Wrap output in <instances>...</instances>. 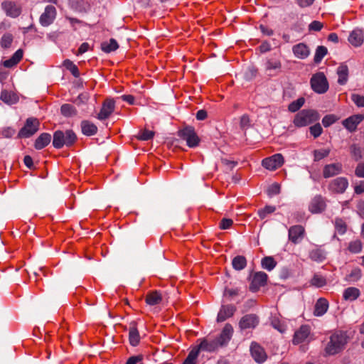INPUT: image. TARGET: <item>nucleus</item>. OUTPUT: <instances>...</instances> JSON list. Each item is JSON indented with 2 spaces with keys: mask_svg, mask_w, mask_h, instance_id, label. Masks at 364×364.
Returning <instances> with one entry per match:
<instances>
[{
  "mask_svg": "<svg viewBox=\"0 0 364 364\" xmlns=\"http://www.w3.org/2000/svg\"><path fill=\"white\" fill-rule=\"evenodd\" d=\"M305 233L304 228L301 225H293L289 229V240L296 244L301 240Z\"/></svg>",
  "mask_w": 364,
  "mask_h": 364,
  "instance_id": "a211bd4d",
  "label": "nucleus"
},
{
  "mask_svg": "<svg viewBox=\"0 0 364 364\" xmlns=\"http://www.w3.org/2000/svg\"><path fill=\"white\" fill-rule=\"evenodd\" d=\"M350 152H351L352 155L355 157V159L356 161L361 159V157H362L361 150H360V147H358L357 145L353 144L350 146Z\"/></svg>",
  "mask_w": 364,
  "mask_h": 364,
  "instance_id": "13d9d810",
  "label": "nucleus"
},
{
  "mask_svg": "<svg viewBox=\"0 0 364 364\" xmlns=\"http://www.w3.org/2000/svg\"><path fill=\"white\" fill-rule=\"evenodd\" d=\"M0 99L4 103L10 105L16 104L19 100L18 95L16 93L13 92H9L6 90H1Z\"/></svg>",
  "mask_w": 364,
  "mask_h": 364,
  "instance_id": "c756f323",
  "label": "nucleus"
},
{
  "mask_svg": "<svg viewBox=\"0 0 364 364\" xmlns=\"http://www.w3.org/2000/svg\"><path fill=\"white\" fill-rule=\"evenodd\" d=\"M364 119L363 114H353L342 121L343 126L350 132L356 131L358 125Z\"/></svg>",
  "mask_w": 364,
  "mask_h": 364,
  "instance_id": "dca6fc26",
  "label": "nucleus"
},
{
  "mask_svg": "<svg viewBox=\"0 0 364 364\" xmlns=\"http://www.w3.org/2000/svg\"><path fill=\"white\" fill-rule=\"evenodd\" d=\"M284 164V158L282 154H276L262 160V166L270 171H274L281 167Z\"/></svg>",
  "mask_w": 364,
  "mask_h": 364,
  "instance_id": "9b49d317",
  "label": "nucleus"
},
{
  "mask_svg": "<svg viewBox=\"0 0 364 364\" xmlns=\"http://www.w3.org/2000/svg\"><path fill=\"white\" fill-rule=\"evenodd\" d=\"M329 306L328 301L325 298H319L314 306V314L316 316H321L327 311Z\"/></svg>",
  "mask_w": 364,
  "mask_h": 364,
  "instance_id": "b1692460",
  "label": "nucleus"
},
{
  "mask_svg": "<svg viewBox=\"0 0 364 364\" xmlns=\"http://www.w3.org/2000/svg\"><path fill=\"white\" fill-rule=\"evenodd\" d=\"M311 284L316 287H323L326 284V279L322 275L315 274L311 279Z\"/></svg>",
  "mask_w": 364,
  "mask_h": 364,
  "instance_id": "a18cd8bd",
  "label": "nucleus"
},
{
  "mask_svg": "<svg viewBox=\"0 0 364 364\" xmlns=\"http://www.w3.org/2000/svg\"><path fill=\"white\" fill-rule=\"evenodd\" d=\"M143 359V356L141 355L132 356L128 358L125 364H137L141 362Z\"/></svg>",
  "mask_w": 364,
  "mask_h": 364,
  "instance_id": "0e129e2a",
  "label": "nucleus"
},
{
  "mask_svg": "<svg viewBox=\"0 0 364 364\" xmlns=\"http://www.w3.org/2000/svg\"><path fill=\"white\" fill-rule=\"evenodd\" d=\"M236 311V307L232 304L223 305L218 314L217 321L223 322L232 317Z\"/></svg>",
  "mask_w": 364,
  "mask_h": 364,
  "instance_id": "aec40b11",
  "label": "nucleus"
},
{
  "mask_svg": "<svg viewBox=\"0 0 364 364\" xmlns=\"http://www.w3.org/2000/svg\"><path fill=\"white\" fill-rule=\"evenodd\" d=\"M311 333V328L308 325H302L294 334L292 343L298 345L306 341Z\"/></svg>",
  "mask_w": 364,
  "mask_h": 364,
  "instance_id": "f8f14e48",
  "label": "nucleus"
},
{
  "mask_svg": "<svg viewBox=\"0 0 364 364\" xmlns=\"http://www.w3.org/2000/svg\"><path fill=\"white\" fill-rule=\"evenodd\" d=\"M178 136L186 141L189 147H196L199 144L200 139L192 127H186L178 132Z\"/></svg>",
  "mask_w": 364,
  "mask_h": 364,
  "instance_id": "423d86ee",
  "label": "nucleus"
},
{
  "mask_svg": "<svg viewBox=\"0 0 364 364\" xmlns=\"http://www.w3.org/2000/svg\"><path fill=\"white\" fill-rule=\"evenodd\" d=\"M310 134L314 137H318L323 132V129L319 123H316V124L310 127L309 128Z\"/></svg>",
  "mask_w": 364,
  "mask_h": 364,
  "instance_id": "5fc2aeb1",
  "label": "nucleus"
},
{
  "mask_svg": "<svg viewBox=\"0 0 364 364\" xmlns=\"http://www.w3.org/2000/svg\"><path fill=\"white\" fill-rule=\"evenodd\" d=\"M14 134L15 129L11 127L6 128L2 131L3 136L7 138L13 136Z\"/></svg>",
  "mask_w": 364,
  "mask_h": 364,
  "instance_id": "774afa93",
  "label": "nucleus"
},
{
  "mask_svg": "<svg viewBox=\"0 0 364 364\" xmlns=\"http://www.w3.org/2000/svg\"><path fill=\"white\" fill-rule=\"evenodd\" d=\"M360 290L356 287H348L343 294V299L346 301H354L360 296Z\"/></svg>",
  "mask_w": 364,
  "mask_h": 364,
  "instance_id": "473e14b6",
  "label": "nucleus"
},
{
  "mask_svg": "<svg viewBox=\"0 0 364 364\" xmlns=\"http://www.w3.org/2000/svg\"><path fill=\"white\" fill-rule=\"evenodd\" d=\"M335 228L336 231L341 235L344 234L346 231V224L342 219L340 218L336 219Z\"/></svg>",
  "mask_w": 364,
  "mask_h": 364,
  "instance_id": "603ef678",
  "label": "nucleus"
},
{
  "mask_svg": "<svg viewBox=\"0 0 364 364\" xmlns=\"http://www.w3.org/2000/svg\"><path fill=\"white\" fill-rule=\"evenodd\" d=\"M309 257L314 262H322L326 259V253L322 249L316 247L309 252Z\"/></svg>",
  "mask_w": 364,
  "mask_h": 364,
  "instance_id": "72a5a7b5",
  "label": "nucleus"
},
{
  "mask_svg": "<svg viewBox=\"0 0 364 364\" xmlns=\"http://www.w3.org/2000/svg\"><path fill=\"white\" fill-rule=\"evenodd\" d=\"M348 342L346 334L342 331H336L333 333L327 342L324 353L327 355H333L341 352Z\"/></svg>",
  "mask_w": 364,
  "mask_h": 364,
  "instance_id": "f257e3e1",
  "label": "nucleus"
},
{
  "mask_svg": "<svg viewBox=\"0 0 364 364\" xmlns=\"http://www.w3.org/2000/svg\"><path fill=\"white\" fill-rule=\"evenodd\" d=\"M364 41L363 33L361 30L355 29L353 30L349 35L348 41L349 43L355 46H360Z\"/></svg>",
  "mask_w": 364,
  "mask_h": 364,
  "instance_id": "a878e982",
  "label": "nucleus"
},
{
  "mask_svg": "<svg viewBox=\"0 0 364 364\" xmlns=\"http://www.w3.org/2000/svg\"><path fill=\"white\" fill-rule=\"evenodd\" d=\"M250 353L253 359L258 363H264L267 358L264 349L256 342L251 343Z\"/></svg>",
  "mask_w": 364,
  "mask_h": 364,
  "instance_id": "4468645a",
  "label": "nucleus"
},
{
  "mask_svg": "<svg viewBox=\"0 0 364 364\" xmlns=\"http://www.w3.org/2000/svg\"><path fill=\"white\" fill-rule=\"evenodd\" d=\"M352 101L359 107H364V96L358 94L351 95Z\"/></svg>",
  "mask_w": 364,
  "mask_h": 364,
  "instance_id": "4d7b16f0",
  "label": "nucleus"
},
{
  "mask_svg": "<svg viewBox=\"0 0 364 364\" xmlns=\"http://www.w3.org/2000/svg\"><path fill=\"white\" fill-rule=\"evenodd\" d=\"M233 333V328L231 324L226 323L220 334V336L216 338L220 346H226L230 339L232 338Z\"/></svg>",
  "mask_w": 364,
  "mask_h": 364,
  "instance_id": "6ab92c4d",
  "label": "nucleus"
},
{
  "mask_svg": "<svg viewBox=\"0 0 364 364\" xmlns=\"http://www.w3.org/2000/svg\"><path fill=\"white\" fill-rule=\"evenodd\" d=\"M309 210L312 213H319L326 208V202L321 196H316L309 205Z\"/></svg>",
  "mask_w": 364,
  "mask_h": 364,
  "instance_id": "412c9836",
  "label": "nucleus"
},
{
  "mask_svg": "<svg viewBox=\"0 0 364 364\" xmlns=\"http://www.w3.org/2000/svg\"><path fill=\"white\" fill-rule=\"evenodd\" d=\"M323 26V25L321 22L318 21H314L309 24V31H320Z\"/></svg>",
  "mask_w": 364,
  "mask_h": 364,
  "instance_id": "052dcab7",
  "label": "nucleus"
},
{
  "mask_svg": "<svg viewBox=\"0 0 364 364\" xmlns=\"http://www.w3.org/2000/svg\"><path fill=\"white\" fill-rule=\"evenodd\" d=\"M362 277L361 269L358 267L353 268L351 272L346 275V280L351 282L358 281Z\"/></svg>",
  "mask_w": 364,
  "mask_h": 364,
  "instance_id": "ea45409f",
  "label": "nucleus"
},
{
  "mask_svg": "<svg viewBox=\"0 0 364 364\" xmlns=\"http://www.w3.org/2000/svg\"><path fill=\"white\" fill-rule=\"evenodd\" d=\"M76 140L77 136L73 130L68 129L65 132L58 130L53 134V145L56 149H60L63 146L73 145Z\"/></svg>",
  "mask_w": 364,
  "mask_h": 364,
  "instance_id": "7ed1b4c3",
  "label": "nucleus"
},
{
  "mask_svg": "<svg viewBox=\"0 0 364 364\" xmlns=\"http://www.w3.org/2000/svg\"><path fill=\"white\" fill-rule=\"evenodd\" d=\"M233 224L232 219L223 218L221 220L219 224V227L221 230L229 229Z\"/></svg>",
  "mask_w": 364,
  "mask_h": 364,
  "instance_id": "bf43d9fd",
  "label": "nucleus"
},
{
  "mask_svg": "<svg viewBox=\"0 0 364 364\" xmlns=\"http://www.w3.org/2000/svg\"><path fill=\"white\" fill-rule=\"evenodd\" d=\"M232 267L236 270H242L247 265V260L244 256H236L232 262Z\"/></svg>",
  "mask_w": 364,
  "mask_h": 364,
  "instance_id": "58836bf2",
  "label": "nucleus"
},
{
  "mask_svg": "<svg viewBox=\"0 0 364 364\" xmlns=\"http://www.w3.org/2000/svg\"><path fill=\"white\" fill-rule=\"evenodd\" d=\"M338 119L339 118L335 114H327L322 119V124L325 127H328Z\"/></svg>",
  "mask_w": 364,
  "mask_h": 364,
  "instance_id": "8fccbe9b",
  "label": "nucleus"
},
{
  "mask_svg": "<svg viewBox=\"0 0 364 364\" xmlns=\"http://www.w3.org/2000/svg\"><path fill=\"white\" fill-rule=\"evenodd\" d=\"M259 323V318L257 314H248L243 316L238 323L241 331L255 329Z\"/></svg>",
  "mask_w": 364,
  "mask_h": 364,
  "instance_id": "6e6552de",
  "label": "nucleus"
},
{
  "mask_svg": "<svg viewBox=\"0 0 364 364\" xmlns=\"http://www.w3.org/2000/svg\"><path fill=\"white\" fill-rule=\"evenodd\" d=\"M277 262L273 257L267 256L261 261L262 267L267 271H272L277 265Z\"/></svg>",
  "mask_w": 364,
  "mask_h": 364,
  "instance_id": "c9c22d12",
  "label": "nucleus"
},
{
  "mask_svg": "<svg viewBox=\"0 0 364 364\" xmlns=\"http://www.w3.org/2000/svg\"><path fill=\"white\" fill-rule=\"evenodd\" d=\"M271 324L274 328L277 329L280 333H284L286 331L287 328L285 324L281 321H279L278 318H273L271 322Z\"/></svg>",
  "mask_w": 364,
  "mask_h": 364,
  "instance_id": "864d4df0",
  "label": "nucleus"
},
{
  "mask_svg": "<svg viewBox=\"0 0 364 364\" xmlns=\"http://www.w3.org/2000/svg\"><path fill=\"white\" fill-rule=\"evenodd\" d=\"M312 90L318 94L326 93L329 87L328 82L323 73L318 72L314 74L310 80Z\"/></svg>",
  "mask_w": 364,
  "mask_h": 364,
  "instance_id": "20e7f679",
  "label": "nucleus"
},
{
  "mask_svg": "<svg viewBox=\"0 0 364 364\" xmlns=\"http://www.w3.org/2000/svg\"><path fill=\"white\" fill-rule=\"evenodd\" d=\"M51 141V136L48 133H42L36 139L34 147L37 150H41L48 146Z\"/></svg>",
  "mask_w": 364,
  "mask_h": 364,
  "instance_id": "c85d7f7f",
  "label": "nucleus"
},
{
  "mask_svg": "<svg viewBox=\"0 0 364 364\" xmlns=\"http://www.w3.org/2000/svg\"><path fill=\"white\" fill-rule=\"evenodd\" d=\"M163 296L160 291L154 290L149 291L145 297V301L147 305L156 306L161 303Z\"/></svg>",
  "mask_w": 364,
  "mask_h": 364,
  "instance_id": "5701e85b",
  "label": "nucleus"
},
{
  "mask_svg": "<svg viewBox=\"0 0 364 364\" xmlns=\"http://www.w3.org/2000/svg\"><path fill=\"white\" fill-rule=\"evenodd\" d=\"M259 50L261 53H266L271 50V46L267 41H264L259 46Z\"/></svg>",
  "mask_w": 364,
  "mask_h": 364,
  "instance_id": "338daca9",
  "label": "nucleus"
},
{
  "mask_svg": "<svg viewBox=\"0 0 364 364\" xmlns=\"http://www.w3.org/2000/svg\"><path fill=\"white\" fill-rule=\"evenodd\" d=\"M331 152L330 149H321L314 151V161H319L320 160L327 157Z\"/></svg>",
  "mask_w": 364,
  "mask_h": 364,
  "instance_id": "c03bdc74",
  "label": "nucleus"
},
{
  "mask_svg": "<svg viewBox=\"0 0 364 364\" xmlns=\"http://www.w3.org/2000/svg\"><path fill=\"white\" fill-rule=\"evenodd\" d=\"M348 249L351 253H359L362 250V243L360 240H355L351 241L348 245Z\"/></svg>",
  "mask_w": 364,
  "mask_h": 364,
  "instance_id": "de8ad7c7",
  "label": "nucleus"
},
{
  "mask_svg": "<svg viewBox=\"0 0 364 364\" xmlns=\"http://www.w3.org/2000/svg\"><path fill=\"white\" fill-rule=\"evenodd\" d=\"M327 48L325 47V46H318L316 50V53H315V55H314V62L316 63H320L322 59L323 58V57L327 54Z\"/></svg>",
  "mask_w": 364,
  "mask_h": 364,
  "instance_id": "49530a36",
  "label": "nucleus"
},
{
  "mask_svg": "<svg viewBox=\"0 0 364 364\" xmlns=\"http://www.w3.org/2000/svg\"><path fill=\"white\" fill-rule=\"evenodd\" d=\"M280 185L277 183H274L269 186L268 188V193L269 195H277L280 192Z\"/></svg>",
  "mask_w": 364,
  "mask_h": 364,
  "instance_id": "680f3d73",
  "label": "nucleus"
},
{
  "mask_svg": "<svg viewBox=\"0 0 364 364\" xmlns=\"http://www.w3.org/2000/svg\"><path fill=\"white\" fill-rule=\"evenodd\" d=\"M282 63L279 60H268L266 63V69L267 70H280Z\"/></svg>",
  "mask_w": 364,
  "mask_h": 364,
  "instance_id": "3c124183",
  "label": "nucleus"
},
{
  "mask_svg": "<svg viewBox=\"0 0 364 364\" xmlns=\"http://www.w3.org/2000/svg\"><path fill=\"white\" fill-rule=\"evenodd\" d=\"M220 345L218 341L215 339L203 338L200 340V344L198 348H200V350H204L208 352H213L216 350Z\"/></svg>",
  "mask_w": 364,
  "mask_h": 364,
  "instance_id": "4be33fe9",
  "label": "nucleus"
},
{
  "mask_svg": "<svg viewBox=\"0 0 364 364\" xmlns=\"http://www.w3.org/2000/svg\"><path fill=\"white\" fill-rule=\"evenodd\" d=\"M118 48L119 45L114 38H111L108 42H103L101 44L102 50L107 53L116 50Z\"/></svg>",
  "mask_w": 364,
  "mask_h": 364,
  "instance_id": "e433bc0d",
  "label": "nucleus"
},
{
  "mask_svg": "<svg viewBox=\"0 0 364 364\" xmlns=\"http://www.w3.org/2000/svg\"><path fill=\"white\" fill-rule=\"evenodd\" d=\"M129 340L132 346H136L140 341V336L136 328V323L134 321L130 323Z\"/></svg>",
  "mask_w": 364,
  "mask_h": 364,
  "instance_id": "cd10ccee",
  "label": "nucleus"
},
{
  "mask_svg": "<svg viewBox=\"0 0 364 364\" xmlns=\"http://www.w3.org/2000/svg\"><path fill=\"white\" fill-rule=\"evenodd\" d=\"M337 74L338 76V83L339 85H345L348 78V68L346 65L341 64L337 69Z\"/></svg>",
  "mask_w": 364,
  "mask_h": 364,
  "instance_id": "2f4dec72",
  "label": "nucleus"
},
{
  "mask_svg": "<svg viewBox=\"0 0 364 364\" xmlns=\"http://www.w3.org/2000/svg\"><path fill=\"white\" fill-rule=\"evenodd\" d=\"M275 210H276L275 206L266 205L263 208L259 209L257 211V214L261 220H264L269 215L273 213Z\"/></svg>",
  "mask_w": 364,
  "mask_h": 364,
  "instance_id": "37998d69",
  "label": "nucleus"
},
{
  "mask_svg": "<svg viewBox=\"0 0 364 364\" xmlns=\"http://www.w3.org/2000/svg\"><path fill=\"white\" fill-rule=\"evenodd\" d=\"M80 127L82 134L86 136L95 135L97 132V126L87 120H83L81 122Z\"/></svg>",
  "mask_w": 364,
  "mask_h": 364,
  "instance_id": "7c9ffc66",
  "label": "nucleus"
},
{
  "mask_svg": "<svg viewBox=\"0 0 364 364\" xmlns=\"http://www.w3.org/2000/svg\"><path fill=\"white\" fill-rule=\"evenodd\" d=\"M14 37L11 33H5L1 37L0 45L4 48H9L11 46Z\"/></svg>",
  "mask_w": 364,
  "mask_h": 364,
  "instance_id": "09e8293b",
  "label": "nucleus"
},
{
  "mask_svg": "<svg viewBox=\"0 0 364 364\" xmlns=\"http://www.w3.org/2000/svg\"><path fill=\"white\" fill-rule=\"evenodd\" d=\"M305 99L299 97L296 100L291 102L288 106V110L291 112H296L304 105Z\"/></svg>",
  "mask_w": 364,
  "mask_h": 364,
  "instance_id": "79ce46f5",
  "label": "nucleus"
},
{
  "mask_svg": "<svg viewBox=\"0 0 364 364\" xmlns=\"http://www.w3.org/2000/svg\"><path fill=\"white\" fill-rule=\"evenodd\" d=\"M348 187V181L346 177H337L331 180L328 185V191L336 194L343 193Z\"/></svg>",
  "mask_w": 364,
  "mask_h": 364,
  "instance_id": "0eeeda50",
  "label": "nucleus"
},
{
  "mask_svg": "<svg viewBox=\"0 0 364 364\" xmlns=\"http://www.w3.org/2000/svg\"><path fill=\"white\" fill-rule=\"evenodd\" d=\"M154 136V132L148 129H144L139 132V139L144 141L151 139Z\"/></svg>",
  "mask_w": 364,
  "mask_h": 364,
  "instance_id": "6e6d98bb",
  "label": "nucleus"
},
{
  "mask_svg": "<svg viewBox=\"0 0 364 364\" xmlns=\"http://www.w3.org/2000/svg\"><path fill=\"white\" fill-rule=\"evenodd\" d=\"M342 171L343 166L341 163L326 164L323 168V176L325 178H328L340 174Z\"/></svg>",
  "mask_w": 364,
  "mask_h": 364,
  "instance_id": "f3484780",
  "label": "nucleus"
},
{
  "mask_svg": "<svg viewBox=\"0 0 364 364\" xmlns=\"http://www.w3.org/2000/svg\"><path fill=\"white\" fill-rule=\"evenodd\" d=\"M292 51L294 55L300 59H304L309 55L310 50L309 47L303 43H300L293 46Z\"/></svg>",
  "mask_w": 364,
  "mask_h": 364,
  "instance_id": "393cba45",
  "label": "nucleus"
},
{
  "mask_svg": "<svg viewBox=\"0 0 364 364\" xmlns=\"http://www.w3.org/2000/svg\"><path fill=\"white\" fill-rule=\"evenodd\" d=\"M40 122L37 118L29 117L26 119L24 126L18 134V138H29L35 134L39 129Z\"/></svg>",
  "mask_w": 364,
  "mask_h": 364,
  "instance_id": "39448f33",
  "label": "nucleus"
},
{
  "mask_svg": "<svg viewBox=\"0 0 364 364\" xmlns=\"http://www.w3.org/2000/svg\"><path fill=\"white\" fill-rule=\"evenodd\" d=\"M57 15V11L55 6L48 5L45 8L44 12L39 18V22L41 26L47 27L52 24Z\"/></svg>",
  "mask_w": 364,
  "mask_h": 364,
  "instance_id": "1a4fd4ad",
  "label": "nucleus"
},
{
  "mask_svg": "<svg viewBox=\"0 0 364 364\" xmlns=\"http://www.w3.org/2000/svg\"><path fill=\"white\" fill-rule=\"evenodd\" d=\"M115 102L112 99H106L103 103L100 112L97 114V119L105 120L107 119L114 111Z\"/></svg>",
  "mask_w": 364,
  "mask_h": 364,
  "instance_id": "2eb2a0df",
  "label": "nucleus"
},
{
  "mask_svg": "<svg viewBox=\"0 0 364 364\" xmlns=\"http://www.w3.org/2000/svg\"><path fill=\"white\" fill-rule=\"evenodd\" d=\"M23 52L21 49L17 50L11 58L4 60L2 65L5 68H11L16 66L23 58Z\"/></svg>",
  "mask_w": 364,
  "mask_h": 364,
  "instance_id": "bb28decb",
  "label": "nucleus"
},
{
  "mask_svg": "<svg viewBox=\"0 0 364 364\" xmlns=\"http://www.w3.org/2000/svg\"><path fill=\"white\" fill-rule=\"evenodd\" d=\"M315 0H296V4L301 8H306L313 4Z\"/></svg>",
  "mask_w": 364,
  "mask_h": 364,
  "instance_id": "69168bd1",
  "label": "nucleus"
},
{
  "mask_svg": "<svg viewBox=\"0 0 364 364\" xmlns=\"http://www.w3.org/2000/svg\"><path fill=\"white\" fill-rule=\"evenodd\" d=\"M61 114L66 117L75 116L77 113L75 107L70 104H64L60 107Z\"/></svg>",
  "mask_w": 364,
  "mask_h": 364,
  "instance_id": "f704fd0d",
  "label": "nucleus"
},
{
  "mask_svg": "<svg viewBox=\"0 0 364 364\" xmlns=\"http://www.w3.org/2000/svg\"><path fill=\"white\" fill-rule=\"evenodd\" d=\"M63 65L65 66V68L66 69L70 70V72L72 73V75L74 77H78L80 76V72H79L78 68L70 60H68V59L65 60L63 61Z\"/></svg>",
  "mask_w": 364,
  "mask_h": 364,
  "instance_id": "a19ab883",
  "label": "nucleus"
},
{
  "mask_svg": "<svg viewBox=\"0 0 364 364\" xmlns=\"http://www.w3.org/2000/svg\"><path fill=\"white\" fill-rule=\"evenodd\" d=\"M200 353V348L194 347L188 353L183 364H195Z\"/></svg>",
  "mask_w": 364,
  "mask_h": 364,
  "instance_id": "4c0bfd02",
  "label": "nucleus"
},
{
  "mask_svg": "<svg viewBox=\"0 0 364 364\" xmlns=\"http://www.w3.org/2000/svg\"><path fill=\"white\" fill-rule=\"evenodd\" d=\"M268 276L264 272H255L252 278L250 290L252 292L257 291L261 287L267 284Z\"/></svg>",
  "mask_w": 364,
  "mask_h": 364,
  "instance_id": "9d476101",
  "label": "nucleus"
},
{
  "mask_svg": "<svg viewBox=\"0 0 364 364\" xmlns=\"http://www.w3.org/2000/svg\"><path fill=\"white\" fill-rule=\"evenodd\" d=\"M355 174L360 178H364V162L360 163L355 168Z\"/></svg>",
  "mask_w": 364,
  "mask_h": 364,
  "instance_id": "e2e57ef3",
  "label": "nucleus"
},
{
  "mask_svg": "<svg viewBox=\"0 0 364 364\" xmlns=\"http://www.w3.org/2000/svg\"><path fill=\"white\" fill-rule=\"evenodd\" d=\"M320 119L319 113L312 109H304L296 114L293 119L295 127L301 128L311 124Z\"/></svg>",
  "mask_w": 364,
  "mask_h": 364,
  "instance_id": "f03ea898",
  "label": "nucleus"
},
{
  "mask_svg": "<svg viewBox=\"0 0 364 364\" xmlns=\"http://www.w3.org/2000/svg\"><path fill=\"white\" fill-rule=\"evenodd\" d=\"M1 8L8 16L16 18L21 14V6L11 1H5L1 3Z\"/></svg>",
  "mask_w": 364,
  "mask_h": 364,
  "instance_id": "ddd939ff",
  "label": "nucleus"
}]
</instances>
